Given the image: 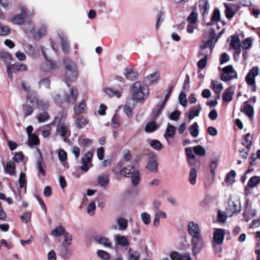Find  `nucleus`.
I'll return each instance as SVG.
<instances>
[{"instance_id": "obj_1", "label": "nucleus", "mask_w": 260, "mask_h": 260, "mask_svg": "<svg viewBox=\"0 0 260 260\" xmlns=\"http://www.w3.org/2000/svg\"><path fill=\"white\" fill-rule=\"evenodd\" d=\"M68 89L63 92V98L59 94L51 93V95L54 102L60 106L62 107L64 103L68 104H74L77 100L78 91L75 87H70L68 86Z\"/></svg>"}, {"instance_id": "obj_2", "label": "nucleus", "mask_w": 260, "mask_h": 260, "mask_svg": "<svg viewBox=\"0 0 260 260\" xmlns=\"http://www.w3.org/2000/svg\"><path fill=\"white\" fill-rule=\"evenodd\" d=\"M53 124L56 126V135L60 137L64 142H68L71 136L70 126L62 121L61 115L54 118Z\"/></svg>"}, {"instance_id": "obj_3", "label": "nucleus", "mask_w": 260, "mask_h": 260, "mask_svg": "<svg viewBox=\"0 0 260 260\" xmlns=\"http://www.w3.org/2000/svg\"><path fill=\"white\" fill-rule=\"evenodd\" d=\"M132 93L134 100H143L144 97L148 94V88L143 86L140 82H136L132 87Z\"/></svg>"}, {"instance_id": "obj_4", "label": "nucleus", "mask_w": 260, "mask_h": 260, "mask_svg": "<svg viewBox=\"0 0 260 260\" xmlns=\"http://www.w3.org/2000/svg\"><path fill=\"white\" fill-rule=\"evenodd\" d=\"M21 10V13L19 14L16 15L12 19V22L14 24L20 25L24 23L25 18L27 15L28 16H32L34 14V12L32 11L27 10L24 6H21L20 7Z\"/></svg>"}, {"instance_id": "obj_5", "label": "nucleus", "mask_w": 260, "mask_h": 260, "mask_svg": "<svg viewBox=\"0 0 260 260\" xmlns=\"http://www.w3.org/2000/svg\"><path fill=\"white\" fill-rule=\"evenodd\" d=\"M226 61H228V55L226 53H223L219 58L220 66L218 70L221 80L225 82H228V66L222 67V65Z\"/></svg>"}, {"instance_id": "obj_6", "label": "nucleus", "mask_w": 260, "mask_h": 260, "mask_svg": "<svg viewBox=\"0 0 260 260\" xmlns=\"http://www.w3.org/2000/svg\"><path fill=\"white\" fill-rule=\"evenodd\" d=\"M191 243L192 246V252L194 255L198 254L204 247V243L201 235L191 237Z\"/></svg>"}, {"instance_id": "obj_7", "label": "nucleus", "mask_w": 260, "mask_h": 260, "mask_svg": "<svg viewBox=\"0 0 260 260\" xmlns=\"http://www.w3.org/2000/svg\"><path fill=\"white\" fill-rule=\"evenodd\" d=\"M42 53L46 59V61L43 62L41 66V69L45 72H51L55 69L56 66L53 62L48 58L46 53V49L44 46H41Z\"/></svg>"}, {"instance_id": "obj_8", "label": "nucleus", "mask_w": 260, "mask_h": 260, "mask_svg": "<svg viewBox=\"0 0 260 260\" xmlns=\"http://www.w3.org/2000/svg\"><path fill=\"white\" fill-rule=\"evenodd\" d=\"M229 216L237 215L241 210L240 202L238 198H232L229 203Z\"/></svg>"}, {"instance_id": "obj_9", "label": "nucleus", "mask_w": 260, "mask_h": 260, "mask_svg": "<svg viewBox=\"0 0 260 260\" xmlns=\"http://www.w3.org/2000/svg\"><path fill=\"white\" fill-rule=\"evenodd\" d=\"M259 69L253 67L248 72L245 77V81L248 85L255 87V77L258 75Z\"/></svg>"}, {"instance_id": "obj_10", "label": "nucleus", "mask_w": 260, "mask_h": 260, "mask_svg": "<svg viewBox=\"0 0 260 260\" xmlns=\"http://www.w3.org/2000/svg\"><path fill=\"white\" fill-rule=\"evenodd\" d=\"M92 157L93 154L90 151L84 154L81 159L82 166H81V169L82 171L86 172L89 168L92 167L91 159Z\"/></svg>"}, {"instance_id": "obj_11", "label": "nucleus", "mask_w": 260, "mask_h": 260, "mask_svg": "<svg viewBox=\"0 0 260 260\" xmlns=\"http://www.w3.org/2000/svg\"><path fill=\"white\" fill-rule=\"evenodd\" d=\"M36 98H26V101L23 106V111L25 117L28 116L33 113L35 109V100Z\"/></svg>"}, {"instance_id": "obj_12", "label": "nucleus", "mask_w": 260, "mask_h": 260, "mask_svg": "<svg viewBox=\"0 0 260 260\" xmlns=\"http://www.w3.org/2000/svg\"><path fill=\"white\" fill-rule=\"evenodd\" d=\"M39 156L37 158L36 161V168L38 171V176H42L43 177H45L46 176V172L44 170V167L45 166V162L44 161L43 157L42 156L40 150H38Z\"/></svg>"}, {"instance_id": "obj_13", "label": "nucleus", "mask_w": 260, "mask_h": 260, "mask_svg": "<svg viewBox=\"0 0 260 260\" xmlns=\"http://www.w3.org/2000/svg\"><path fill=\"white\" fill-rule=\"evenodd\" d=\"M116 224L112 226V229L123 231L126 230L128 226V221L123 217H120L116 219Z\"/></svg>"}, {"instance_id": "obj_14", "label": "nucleus", "mask_w": 260, "mask_h": 260, "mask_svg": "<svg viewBox=\"0 0 260 260\" xmlns=\"http://www.w3.org/2000/svg\"><path fill=\"white\" fill-rule=\"evenodd\" d=\"M215 31L212 29L210 32L209 38L207 39L204 38L203 39L202 45L200 46L201 50H203L208 48H210L211 50L212 49V45L215 38Z\"/></svg>"}, {"instance_id": "obj_15", "label": "nucleus", "mask_w": 260, "mask_h": 260, "mask_svg": "<svg viewBox=\"0 0 260 260\" xmlns=\"http://www.w3.org/2000/svg\"><path fill=\"white\" fill-rule=\"evenodd\" d=\"M187 228L189 234L191 237L201 235L199 225L193 221L189 222Z\"/></svg>"}, {"instance_id": "obj_16", "label": "nucleus", "mask_w": 260, "mask_h": 260, "mask_svg": "<svg viewBox=\"0 0 260 260\" xmlns=\"http://www.w3.org/2000/svg\"><path fill=\"white\" fill-rule=\"evenodd\" d=\"M59 37L63 52L68 53L70 51V46L67 36L61 32L59 34Z\"/></svg>"}, {"instance_id": "obj_17", "label": "nucleus", "mask_w": 260, "mask_h": 260, "mask_svg": "<svg viewBox=\"0 0 260 260\" xmlns=\"http://www.w3.org/2000/svg\"><path fill=\"white\" fill-rule=\"evenodd\" d=\"M224 230L221 229H216L213 233V241L215 243L220 245L224 239Z\"/></svg>"}, {"instance_id": "obj_18", "label": "nucleus", "mask_w": 260, "mask_h": 260, "mask_svg": "<svg viewBox=\"0 0 260 260\" xmlns=\"http://www.w3.org/2000/svg\"><path fill=\"white\" fill-rule=\"evenodd\" d=\"M167 217L166 213L160 210H156L154 214V219L153 221V224L155 227H158L159 225L160 218L166 219Z\"/></svg>"}, {"instance_id": "obj_19", "label": "nucleus", "mask_w": 260, "mask_h": 260, "mask_svg": "<svg viewBox=\"0 0 260 260\" xmlns=\"http://www.w3.org/2000/svg\"><path fill=\"white\" fill-rule=\"evenodd\" d=\"M199 9L202 14L203 17L205 18L208 14L210 5L208 0H203L199 2Z\"/></svg>"}, {"instance_id": "obj_20", "label": "nucleus", "mask_w": 260, "mask_h": 260, "mask_svg": "<svg viewBox=\"0 0 260 260\" xmlns=\"http://www.w3.org/2000/svg\"><path fill=\"white\" fill-rule=\"evenodd\" d=\"M150 158L148 163V168L152 172H156L157 170V163L156 156L153 153H150Z\"/></svg>"}, {"instance_id": "obj_21", "label": "nucleus", "mask_w": 260, "mask_h": 260, "mask_svg": "<svg viewBox=\"0 0 260 260\" xmlns=\"http://www.w3.org/2000/svg\"><path fill=\"white\" fill-rule=\"evenodd\" d=\"M77 71H66L65 78L67 86H69V83L75 82L77 79Z\"/></svg>"}, {"instance_id": "obj_22", "label": "nucleus", "mask_w": 260, "mask_h": 260, "mask_svg": "<svg viewBox=\"0 0 260 260\" xmlns=\"http://www.w3.org/2000/svg\"><path fill=\"white\" fill-rule=\"evenodd\" d=\"M138 170L134 166L129 165L120 170L119 174L124 177H130Z\"/></svg>"}, {"instance_id": "obj_23", "label": "nucleus", "mask_w": 260, "mask_h": 260, "mask_svg": "<svg viewBox=\"0 0 260 260\" xmlns=\"http://www.w3.org/2000/svg\"><path fill=\"white\" fill-rule=\"evenodd\" d=\"M211 88L213 90L215 93L217 94V98H220V92L223 89V85L221 83L216 80H211Z\"/></svg>"}, {"instance_id": "obj_24", "label": "nucleus", "mask_w": 260, "mask_h": 260, "mask_svg": "<svg viewBox=\"0 0 260 260\" xmlns=\"http://www.w3.org/2000/svg\"><path fill=\"white\" fill-rule=\"evenodd\" d=\"M21 86L23 89L27 92L26 98H36L37 92L31 89L29 85L24 81L21 83Z\"/></svg>"}, {"instance_id": "obj_25", "label": "nucleus", "mask_w": 260, "mask_h": 260, "mask_svg": "<svg viewBox=\"0 0 260 260\" xmlns=\"http://www.w3.org/2000/svg\"><path fill=\"white\" fill-rule=\"evenodd\" d=\"M63 64L66 71H77V67L76 64L69 58H65L63 59Z\"/></svg>"}, {"instance_id": "obj_26", "label": "nucleus", "mask_w": 260, "mask_h": 260, "mask_svg": "<svg viewBox=\"0 0 260 260\" xmlns=\"http://www.w3.org/2000/svg\"><path fill=\"white\" fill-rule=\"evenodd\" d=\"M58 158L59 161L62 163V165L65 168H68V166L66 163L67 159V153L64 150L59 149L56 150Z\"/></svg>"}, {"instance_id": "obj_27", "label": "nucleus", "mask_w": 260, "mask_h": 260, "mask_svg": "<svg viewBox=\"0 0 260 260\" xmlns=\"http://www.w3.org/2000/svg\"><path fill=\"white\" fill-rule=\"evenodd\" d=\"M95 241L99 244L105 247L111 248L112 242L109 238L106 237H98L95 239Z\"/></svg>"}, {"instance_id": "obj_28", "label": "nucleus", "mask_w": 260, "mask_h": 260, "mask_svg": "<svg viewBox=\"0 0 260 260\" xmlns=\"http://www.w3.org/2000/svg\"><path fill=\"white\" fill-rule=\"evenodd\" d=\"M116 244L124 247L128 245V241L126 237L122 235H116L114 236Z\"/></svg>"}, {"instance_id": "obj_29", "label": "nucleus", "mask_w": 260, "mask_h": 260, "mask_svg": "<svg viewBox=\"0 0 260 260\" xmlns=\"http://www.w3.org/2000/svg\"><path fill=\"white\" fill-rule=\"evenodd\" d=\"M171 257L172 260H191V258L189 254L181 255L176 252L171 253Z\"/></svg>"}, {"instance_id": "obj_30", "label": "nucleus", "mask_w": 260, "mask_h": 260, "mask_svg": "<svg viewBox=\"0 0 260 260\" xmlns=\"http://www.w3.org/2000/svg\"><path fill=\"white\" fill-rule=\"evenodd\" d=\"M75 123L76 126L78 128L84 127L88 123V120L85 117H82L80 118H75Z\"/></svg>"}, {"instance_id": "obj_31", "label": "nucleus", "mask_w": 260, "mask_h": 260, "mask_svg": "<svg viewBox=\"0 0 260 260\" xmlns=\"http://www.w3.org/2000/svg\"><path fill=\"white\" fill-rule=\"evenodd\" d=\"M165 106L164 103H160L159 102L158 103L152 113L153 119H156L159 116Z\"/></svg>"}, {"instance_id": "obj_32", "label": "nucleus", "mask_w": 260, "mask_h": 260, "mask_svg": "<svg viewBox=\"0 0 260 260\" xmlns=\"http://www.w3.org/2000/svg\"><path fill=\"white\" fill-rule=\"evenodd\" d=\"M232 48L238 51V53H240V41L239 37L233 36L230 43Z\"/></svg>"}, {"instance_id": "obj_33", "label": "nucleus", "mask_w": 260, "mask_h": 260, "mask_svg": "<svg viewBox=\"0 0 260 260\" xmlns=\"http://www.w3.org/2000/svg\"><path fill=\"white\" fill-rule=\"evenodd\" d=\"M35 103H37L38 107L42 109L45 110L49 108L50 104L48 101L45 100H39L37 94L36 95V99L35 100Z\"/></svg>"}, {"instance_id": "obj_34", "label": "nucleus", "mask_w": 260, "mask_h": 260, "mask_svg": "<svg viewBox=\"0 0 260 260\" xmlns=\"http://www.w3.org/2000/svg\"><path fill=\"white\" fill-rule=\"evenodd\" d=\"M240 9L238 4H229V19L232 18Z\"/></svg>"}, {"instance_id": "obj_35", "label": "nucleus", "mask_w": 260, "mask_h": 260, "mask_svg": "<svg viewBox=\"0 0 260 260\" xmlns=\"http://www.w3.org/2000/svg\"><path fill=\"white\" fill-rule=\"evenodd\" d=\"M4 170L6 173L10 174V175H15V165L14 162L12 161H8L6 166L4 167Z\"/></svg>"}, {"instance_id": "obj_36", "label": "nucleus", "mask_w": 260, "mask_h": 260, "mask_svg": "<svg viewBox=\"0 0 260 260\" xmlns=\"http://www.w3.org/2000/svg\"><path fill=\"white\" fill-rule=\"evenodd\" d=\"M86 107V103L84 101L82 100L78 104L74 106V111L76 115H80L83 113L85 108Z\"/></svg>"}, {"instance_id": "obj_37", "label": "nucleus", "mask_w": 260, "mask_h": 260, "mask_svg": "<svg viewBox=\"0 0 260 260\" xmlns=\"http://www.w3.org/2000/svg\"><path fill=\"white\" fill-rule=\"evenodd\" d=\"M105 93L109 97H116L119 98L121 96V91L114 89L112 88H106L105 89Z\"/></svg>"}, {"instance_id": "obj_38", "label": "nucleus", "mask_w": 260, "mask_h": 260, "mask_svg": "<svg viewBox=\"0 0 260 260\" xmlns=\"http://www.w3.org/2000/svg\"><path fill=\"white\" fill-rule=\"evenodd\" d=\"M175 127L173 125L168 123L166 132L164 135V137L167 140L168 138H173L175 135Z\"/></svg>"}, {"instance_id": "obj_39", "label": "nucleus", "mask_w": 260, "mask_h": 260, "mask_svg": "<svg viewBox=\"0 0 260 260\" xmlns=\"http://www.w3.org/2000/svg\"><path fill=\"white\" fill-rule=\"evenodd\" d=\"M26 52L31 56L34 57L38 54L39 49L36 45H29L25 48Z\"/></svg>"}, {"instance_id": "obj_40", "label": "nucleus", "mask_w": 260, "mask_h": 260, "mask_svg": "<svg viewBox=\"0 0 260 260\" xmlns=\"http://www.w3.org/2000/svg\"><path fill=\"white\" fill-rule=\"evenodd\" d=\"M71 254V250L66 245H63L60 248L59 255L63 258H68Z\"/></svg>"}, {"instance_id": "obj_41", "label": "nucleus", "mask_w": 260, "mask_h": 260, "mask_svg": "<svg viewBox=\"0 0 260 260\" xmlns=\"http://www.w3.org/2000/svg\"><path fill=\"white\" fill-rule=\"evenodd\" d=\"M242 111L248 116L250 119H252L253 118L254 110L252 106L251 105L248 104L244 105Z\"/></svg>"}, {"instance_id": "obj_42", "label": "nucleus", "mask_w": 260, "mask_h": 260, "mask_svg": "<svg viewBox=\"0 0 260 260\" xmlns=\"http://www.w3.org/2000/svg\"><path fill=\"white\" fill-rule=\"evenodd\" d=\"M250 133L246 134L245 135L243 136L241 142L242 145L245 146L246 148L248 150L250 149L252 145V142L251 139H250Z\"/></svg>"}, {"instance_id": "obj_43", "label": "nucleus", "mask_w": 260, "mask_h": 260, "mask_svg": "<svg viewBox=\"0 0 260 260\" xmlns=\"http://www.w3.org/2000/svg\"><path fill=\"white\" fill-rule=\"evenodd\" d=\"M126 78L130 80H135L137 79L138 74L133 69H127L125 73Z\"/></svg>"}, {"instance_id": "obj_44", "label": "nucleus", "mask_w": 260, "mask_h": 260, "mask_svg": "<svg viewBox=\"0 0 260 260\" xmlns=\"http://www.w3.org/2000/svg\"><path fill=\"white\" fill-rule=\"evenodd\" d=\"M98 183L103 187L106 186L109 182V176L107 174H102L99 176L98 179Z\"/></svg>"}, {"instance_id": "obj_45", "label": "nucleus", "mask_w": 260, "mask_h": 260, "mask_svg": "<svg viewBox=\"0 0 260 260\" xmlns=\"http://www.w3.org/2000/svg\"><path fill=\"white\" fill-rule=\"evenodd\" d=\"M189 132L193 138H197L199 134V127L198 123L195 122L190 126Z\"/></svg>"}, {"instance_id": "obj_46", "label": "nucleus", "mask_w": 260, "mask_h": 260, "mask_svg": "<svg viewBox=\"0 0 260 260\" xmlns=\"http://www.w3.org/2000/svg\"><path fill=\"white\" fill-rule=\"evenodd\" d=\"M131 180L133 186H137L140 181V174L139 170L133 173V174L131 176Z\"/></svg>"}, {"instance_id": "obj_47", "label": "nucleus", "mask_w": 260, "mask_h": 260, "mask_svg": "<svg viewBox=\"0 0 260 260\" xmlns=\"http://www.w3.org/2000/svg\"><path fill=\"white\" fill-rule=\"evenodd\" d=\"M201 110V106L200 105H198V108H195L194 107L191 108L188 115L189 119L192 120L194 117L198 116Z\"/></svg>"}, {"instance_id": "obj_48", "label": "nucleus", "mask_w": 260, "mask_h": 260, "mask_svg": "<svg viewBox=\"0 0 260 260\" xmlns=\"http://www.w3.org/2000/svg\"><path fill=\"white\" fill-rule=\"evenodd\" d=\"M197 178V171L194 168L191 169L189 174L188 180L191 185H194L196 183Z\"/></svg>"}, {"instance_id": "obj_49", "label": "nucleus", "mask_w": 260, "mask_h": 260, "mask_svg": "<svg viewBox=\"0 0 260 260\" xmlns=\"http://www.w3.org/2000/svg\"><path fill=\"white\" fill-rule=\"evenodd\" d=\"M159 76V74L158 73L156 72L152 73L146 77L144 78V81L146 83H152L158 79Z\"/></svg>"}, {"instance_id": "obj_50", "label": "nucleus", "mask_w": 260, "mask_h": 260, "mask_svg": "<svg viewBox=\"0 0 260 260\" xmlns=\"http://www.w3.org/2000/svg\"><path fill=\"white\" fill-rule=\"evenodd\" d=\"M200 54L204 56V57L202 59H201L198 62V67L200 69H203L205 68L207 65V57H208V54L207 53H204V52H201L200 53Z\"/></svg>"}, {"instance_id": "obj_51", "label": "nucleus", "mask_w": 260, "mask_h": 260, "mask_svg": "<svg viewBox=\"0 0 260 260\" xmlns=\"http://www.w3.org/2000/svg\"><path fill=\"white\" fill-rule=\"evenodd\" d=\"M0 58L7 64H10L12 60V57L10 54L7 52H0Z\"/></svg>"}, {"instance_id": "obj_52", "label": "nucleus", "mask_w": 260, "mask_h": 260, "mask_svg": "<svg viewBox=\"0 0 260 260\" xmlns=\"http://www.w3.org/2000/svg\"><path fill=\"white\" fill-rule=\"evenodd\" d=\"M260 183V177L255 176L250 178L247 185L248 186L253 188L257 186Z\"/></svg>"}, {"instance_id": "obj_53", "label": "nucleus", "mask_w": 260, "mask_h": 260, "mask_svg": "<svg viewBox=\"0 0 260 260\" xmlns=\"http://www.w3.org/2000/svg\"><path fill=\"white\" fill-rule=\"evenodd\" d=\"M198 18V14L196 11H193L191 12L187 18V21L190 24H195Z\"/></svg>"}, {"instance_id": "obj_54", "label": "nucleus", "mask_w": 260, "mask_h": 260, "mask_svg": "<svg viewBox=\"0 0 260 260\" xmlns=\"http://www.w3.org/2000/svg\"><path fill=\"white\" fill-rule=\"evenodd\" d=\"M40 88L43 87L47 89L50 88V81L48 77H44L40 79L39 82Z\"/></svg>"}, {"instance_id": "obj_55", "label": "nucleus", "mask_w": 260, "mask_h": 260, "mask_svg": "<svg viewBox=\"0 0 260 260\" xmlns=\"http://www.w3.org/2000/svg\"><path fill=\"white\" fill-rule=\"evenodd\" d=\"M64 232V228L62 226H58L52 231L51 234L53 236L58 237L62 235Z\"/></svg>"}, {"instance_id": "obj_56", "label": "nucleus", "mask_w": 260, "mask_h": 260, "mask_svg": "<svg viewBox=\"0 0 260 260\" xmlns=\"http://www.w3.org/2000/svg\"><path fill=\"white\" fill-rule=\"evenodd\" d=\"M193 150L194 153L199 156H202L205 154V149L201 145H198L193 147Z\"/></svg>"}, {"instance_id": "obj_57", "label": "nucleus", "mask_w": 260, "mask_h": 260, "mask_svg": "<svg viewBox=\"0 0 260 260\" xmlns=\"http://www.w3.org/2000/svg\"><path fill=\"white\" fill-rule=\"evenodd\" d=\"M28 136V144L30 146L38 145L39 143V139L38 137L33 134Z\"/></svg>"}, {"instance_id": "obj_58", "label": "nucleus", "mask_w": 260, "mask_h": 260, "mask_svg": "<svg viewBox=\"0 0 260 260\" xmlns=\"http://www.w3.org/2000/svg\"><path fill=\"white\" fill-rule=\"evenodd\" d=\"M141 219L144 224L149 225L151 222L150 215L147 212H143L141 214Z\"/></svg>"}, {"instance_id": "obj_59", "label": "nucleus", "mask_w": 260, "mask_h": 260, "mask_svg": "<svg viewBox=\"0 0 260 260\" xmlns=\"http://www.w3.org/2000/svg\"><path fill=\"white\" fill-rule=\"evenodd\" d=\"M252 42L250 38H246L241 43L240 48L248 49L252 46Z\"/></svg>"}, {"instance_id": "obj_60", "label": "nucleus", "mask_w": 260, "mask_h": 260, "mask_svg": "<svg viewBox=\"0 0 260 260\" xmlns=\"http://www.w3.org/2000/svg\"><path fill=\"white\" fill-rule=\"evenodd\" d=\"M150 146L156 150H160L162 146L160 142L157 140H152L149 143Z\"/></svg>"}, {"instance_id": "obj_61", "label": "nucleus", "mask_w": 260, "mask_h": 260, "mask_svg": "<svg viewBox=\"0 0 260 260\" xmlns=\"http://www.w3.org/2000/svg\"><path fill=\"white\" fill-rule=\"evenodd\" d=\"M11 32V29L7 26L3 25L0 23V36H6Z\"/></svg>"}, {"instance_id": "obj_62", "label": "nucleus", "mask_w": 260, "mask_h": 260, "mask_svg": "<svg viewBox=\"0 0 260 260\" xmlns=\"http://www.w3.org/2000/svg\"><path fill=\"white\" fill-rule=\"evenodd\" d=\"M37 118L40 122H44L49 119V115L47 112H43L39 114Z\"/></svg>"}, {"instance_id": "obj_63", "label": "nucleus", "mask_w": 260, "mask_h": 260, "mask_svg": "<svg viewBox=\"0 0 260 260\" xmlns=\"http://www.w3.org/2000/svg\"><path fill=\"white\" fill-rule=\"evenodd\" d=\"M179 103L183 107H186L187 105V99L186 94L184 92L180 93L178 96Z\"/></svg>"}, {"instance_id": "obj_64", "label": "nucleus", "mask_w": 260, "mask_h": 260, "mask_svg": "<svg viewBox=\"0 0 260 260\" xmlns=\"http://www.w3.org/2000/svg\"><path fill=\"white\" fill-rule=\"evenodd\" d=\"M157 128L156 123L154 122L148 123L145 126V131L148 133H151Z\"/></svg>"}]
</instances>
